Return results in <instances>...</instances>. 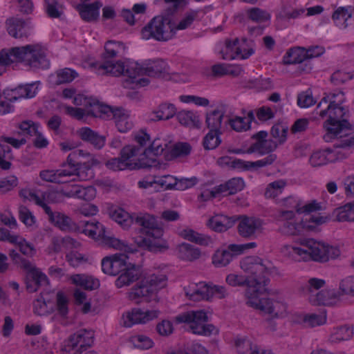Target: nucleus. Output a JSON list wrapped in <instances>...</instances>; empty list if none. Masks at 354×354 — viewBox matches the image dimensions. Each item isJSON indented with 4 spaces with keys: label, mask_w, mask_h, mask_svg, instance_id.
<instances>
[{
    "label": "nucleus",
    "mask_w": 354,
    "mask_h": 354,
    "mask_svg": "<svg viewBox=\"0 0 354 354\" xmlns=\"http://www.w3.org/2000/svg\"><path fill=\"white\" fill-rule=\"evenodd\" d=\"M245 15L249 20L257 24L263 23L270 19L269 12L257 7L247 9Z\"/></svg>",
    "instance_id": "obj_45"
},
{
    "label": "nucleus",
    "mask_w": 354,
    "mask_h": 354,
    "mask_svg": "<svg viewBox=\"0 0 354 354\" xmlns=\"http://www.w3.org/2000/svg\"><path fill=\"white\" fill-rule=\"evenodd\" d=\"M57 82L60 84L71 82L77 76V73L70 68H64L57 71Z\"/></svg>",
    "instance_id": "obj_64"
},
{
    "label": "nucleus",
    "mask_w": 354,
    "mask_h": 354,
    "mask_svg": "<svg viewBox=\"0 0 354 354\" xmlns=\"http://www.w3.org/2000/svg\"><path fill=\"white\" fill-rule=\"evenodd\" d=\"M73 283L86 290H93L99 286V281L89 276L75 274L71 277Z\"/></svg>",
    "instance_id": "obj_47"
},
{
    "label": "nucleus",
    "mask_w": 354,
    "mask_h": 354,
    "mask_svg": "<svg viewBox=\"0 0 354 354\" xmlns=\"http://www.w3.org/2000/svg\"><path fill=\"white\" fill-rule=\"evenodd\" d=\"M8 33L15 39L27 38L30 35L27 22L19 17H11L6 21Z\"/></svg>",
    "instance_id": "obj_23"
},
{
    "label": "nucleus",
    "mask_w": 354,
    "mask_h": 354,
    "mask_svg": "<svg viewBox=\"0 0 354 354\" xmlns=\"http://www.w3.org/2000/svg\"><path fill=\"white\" fill-rule=\"evenodd\" d=\"M212 297L211 284L201 282L197 288L190 294V299L193 301L209 300Z\"/></svg>",
    "instance_id": "obj_41"
},
{
    "label": "nucleus",
    "mask_w": 354,
    "mask_h": 354,
    "mask_svg": "<svg viewBox=\"0 0 354 354\" xmlns=\"http://www.w3.org/2000/svg\"><path fill=\"white\" fill-rule=\"evenodd\" d=\"M235 219L223 214L212 216L207 222V225L216 232H223L231 228L235 223Z\"/></svg>",
    "instance_id": "obj_30"
},
{
    "label": "nucleus",
    "mask_w": 354,
    "mask_h": 354,
    "mask_svg": "<svg viewBox=\"0 0 354 354\" xmlns=\"http://www.w3.org/2000/svg\"><path fill=\"white\" fill-rule=\"evenodd\" d=\"M288 133V129L280 124H276L272 126L270 134L272 137L277 140L278 145L283 144L286 140Z\"/></svg>",
    "instance_id": "obj_62"
},
{
    "label": "nucleus",
    "mask_w": 354,
    "mask_h": 354,
    "mask_svg": "<svg viewBox=\"0 0 354 354\" xmlns=\"http://www.w3.org/2000/svg\"><path fill=\"white\" fill-rule=\"evenodd\" d=\"M286 185L283 180H279L269 183L265 190L264 195L267 198H275L280 195Z\"/></svg>",
    "instance_id": "obj_51"
},
{
    "label": "nucleus",
    "mask_w": 354,
    "mask_h": 354,
    "mask_svg": "<svg viewBox=\"0 0 354 354\" xmlns=\"http://www.w3.org/2000/svg\"><path fill=\"white\" fill-rule=\"evenodd\" d=\"M268 133L265 131H261L252 136V138L256 140V142L250 145L247 152L252 153L257 152L260 155L266 153L271 154L278 147L277 140L272 139L266 140Z\"/></svg>",
    "instance_id": "obj_19"
},
{
    "label": "nucleus",
    "mask_w": 354,
    "mask_h": 354,
    "mask_svg": "<svg viewBox=\"0 0 354 354\" xmlns=\"http://www.w3.org/2000/svg\"><path fill=\"white\" fill-rule=\"evenodd\" d=\"M334 213L335 221L354 222V201L339 207L335 210Z\"/></svg>",
    "instance_id": "obj_35"
},
{
    "label": "nucleus",
    "mask_w": 354,
    "mask_h": 354,
    "mask_svg": "<svg viewBox=\"0 0 354 354\" xmlns=\"http://www.w3.org/2000/svg\"><path fill=\"white\" fill-rule=\"evenodd\" d=\"M27 272L26 277V289L29 292H37L39 288L48 283V278L32 264L30 269H25Z\"/></svg>",
    "instance_id": "obj_24"
},
{
    "label": "nucleus",
    "mask_w": 354,
    "mask_h": 354,
    "mask_svg": "<svg viewBox=\"0 0 354 354\" xmlns=\"http://www.w3.org/2000/svg\"><path fill=\"white\" fill-rule=\"evenodd\" d=\"M134 222L143 227V233L146 235V237H139L135 241L138 248L153 252L168 250V243L162 239L163 228L153 216L140 214L135 216Z\"/></svg>",
    "instance_id": "obj_4"
},
{
    "label": "nucleus",
    "mask_w": 354,
    "mask_h": 354,
    "mask_svg": "<svg viewBox=\"0 0 354 354\" xmlns=\"http://www.w3.org/2000/svg\"><path fill=\"white\" fill-rule=\"evenodd\" d=\"M14 62H24L35 68H46L49 66L46 49L37 44L3 49L0 52L1 65H9Z\"/></svg>",
    "instance_id": "obj_2"
},
{
    "label": "nucleus",
    "mask_w": 354,
    "mask_h": 354,
    "mask_svg": "<svg viewBox=\"0 0 354 354\" xmlns=\"http://www.w3.org/2000/svg\"><path fill=\"white\" fill-rule=\"evenodd\" d=\"M159 314L160 311L158 310L143 311L140 308H135L122 315V325L131 327L136 324H146L158 318Z\"/></svg>",
    "instance_id": "obj_18"
},
{
    "label": "nucleus",
    "mask_w": 354,
    "mask_h": 354,
    "mask_svg": "<svg viewBox=\"0 0 354 354\" xmlns=\"http://www.w3.org/2000/svg\"><path fill=\"white\" fill-rule=\"evenodd\" d=\"M94 341V331L81 329L71 335L62 349V354H80Z\"/></svg>",
    "instance_id": "obj_14"
},
{
    "label": "nucleus",
    "mask_w": 354,
    "mask_h": 354,
    "mask_svg": "<svg viewBox=\"0 0 354 354\" xmlns=\"http://www.w3.org/2000/svg\"><path fill=\"white\" fill-rule=\"evenodd\" d=\"M331 150L328 149L325 151H318L314 152L310 158V163L313 167H319L326 164L330 161L328 155L331 153Z\"/></svg>",
    "instance_id": "obj_57"
},
{
    "label": "nucleus",
    "mask_w": 354,
    "mask_h": 354,
    "mask_svg": "<svg viewBox=\"0 0 354 354\" xmlns=\"http://www.w3.org/2000/svg\"><path fill=\"white\" fill-rule=\"evenodd\" d=\"M97 163V160L90 153L77 149L69 153L63 167H68V176H76L79 180L84 181L93 178V173L91 167Z\"/></svg>",
    "instance_id": "obj_9"
},
{
    "label": "nucleus",
    "mask_w": 354,
    "mask_h": 354,
    "mask_svg": "<svg viewBox=\"0 0 354 354\" xmlns=\"http://www.w3.org/2000/svg\"><path fill=\"white\" fill-rule=\"evenodd\" d=\"M236 347L239 354H259V346L249 339H241L236 341Z\"/></svg>",
    "instance_id": "obj_42"
},
{
    "label": "nucleus",
    "mask_w": 354,
    "mask_h": 354,
    "mask_svg": "<svg viewBox=\"0 0 354 354\" xmlns=\"http://www.w3.org/2000/svg\"><path fill=\"white\" fill-rule=\"evenodd\" d=\"M176 320L178 323H187L194 334L209 336L218 333L217 328L208 321L207 313L204 310H191L179 315Z\"/></svg>",
    "instance_id": "obj_11"
},
{
    "label": "nucleus",
    "mask_w": 354,
    "mask_h": 354,
    "mask_svg": "<svg viewBox=\"0 0 354 354\" xmlns=\"http://www.w3.org/2000/svg\"><path fill=\"white\" fill-rule=\"evenodd\" d=\"M47 303L43 298L42 295L40 296L33 302V311L34 313L39 315L44 316L51 313L53 311V307Z\"/></svg>",
    "instance_id": "obj_53"
},
{
    "label": "nucleus",
    "mask_w": 354,
    "mask_h": 354,
    "mask_svg": "<svg viewBox=\"0 0 354 354\" xmlns=\"http://www.w3.org/2000/svg\"><path fill=\"white\" fill-rule=\"evenodd\" d=\"M353 330L348 326H340L334 328L329 337V341L333 344L347 341L351 338Z\"/></svg>",
    "instance_id": "obj_37"
},
{
    "label": "nucleus",
    "mask_w": 354,
    "mask_h": 354,
    "mask_svg": "<svg viewBox=\"0 0 354 354\" xmlns=\"http://www.w3.org/2000/svg\"><path fill=\"white\" fill-rule=\"evenodd\" d=\"M298 243L301 247L284 245L283 248V251L286 250L297 261L326 262L330 259H335L340 254L336 247L326 245L313 239H299Z\"/></svg>",
    "instance_id": "obj_3"
},
{
    "label": "nucleus",
    "mask_w": 354,
    "mask_h": 354,
    "mask_svg": "<svg viewBox=\"0 0 354 354\" xmlns=\"http://www.w3.org/2000/svg\"><path fill=\"white\" fill-rule=\"evenodd\" d=\"M127 259L128 257L124 254L105 257L102 260V270L105 274L116 276L125 269Z\"/></svg>",
    "instance_id": "obj_22"
},
{
    "label": "nucleus",
    "mask_w": 354,
    "mask_h": 354,
    "mask_svg": "<svg viewBox=\"0 0 354 354\" xmlns=\"http://www.w3.org/2000/svg\"><path fill=\"white\" fill-rule=\"evenodd\" d=\"M254 308L270 315L272 317L282 316L286 312V306L278 301L269 298H262L257 301V306Z\"/></svg>",
    "instance_id": "obj_25"
},
{
    "label": "nucleus",
    "mask_w": 354,
    "mask_h": 354,
    "mask_svg": "<svg viewBox=\"0 0 354 354\" xmlns=\"http://www.w3.org/2000/svg\"><path fill=\"white\" fill-rule=\"evenodd\" d=\"M67 174H69L67 169H57L56 171L45 170L40 172V177L42 180L48 182L62 183L64 181L61 178L68 176Z\"/></svg>",
    "instance_id": "obj_49"
},
{
    "label": "nucleus",
    "mask_w": 354,
    "mask_h": 354,
    "mask_svg": "<svg viewBox=\"0 0 354 354\" xmlns=\"http://www.w3.org/2000/svg\"><path fill=\"white\" fill-rule=\"evenodd\" d=\"M307 59L306 56V48L295 47L290 48L283 57L285 64H295L303 62Z\"/></svg>",
    "instance_id": "obj_36"
},
{
    "label": "nucleus",
    "mask_w": 354,
    "mask_h": 354,
    "mask_svg": "<svg viewBox=\"0 0 354 354\" xmlns=\"http://www.w3.org/2000/svg\"><path fill=\"white\" fill-rule=\"evenodd\" d=\"M178 121L184 126L195 127L198 122V117L190 111H181L176 115Z\"/></svg>",
    "instance_id": "obj_56"
},
{
    "label": "nucleus",
    "mask_w": 354,
    "mask_h": 354,
    "mask_svg": "<svg viewBox=\"0 0 354 354\" xmlns=\"http://www.w3.org/2000/svg\"><path fill=\"white\" fill-rule=\"evenodd\" d=\"M176 113V109L173 104L162 103L154 111L153 113L156 115V119L151 118V120H167L174 116Z\"/></svg>",
    "instance_id": "obj_39"
},
{
    "label": "nucleus",
    "mask_w": 354,
    "mask_h": 354,
    "mask_svg": "<svg viewBox=\"0 0 354 354\" xmlns=\"http://www.w3.org/2000/svg\"><path fill=\"white\" fill-rule=\"evenodd\" d=\"M191 146L187 142H179L173 145L170 151V157L171 158L185 156L189 154Z\"/></svg>",
    "instance_id": "obj_61"
},
{
    "label": "nucleus",
    "mask_w": 354,
    "mask_h": 354,
    "mask_svg": "<svg viewBox=\"0 0 354 354\" xmlns=\"http://www.w3.org/2000/svg\"><path fill=\"white\" fill-rule=\"evenodd\" d=\"M68 299L62 292H58L56 295V310L58 314L66 318L68 313Z\"/></svg>",
    "instance_id": "obj_59"
},
{
    "label": "nucleus",
    "mask_w": 354,
    "mask_h": 354,
    "mask_svg": "<svg viewBox=\"0 0 354 354\" xmlns=\"http://www.w3.org/2000/svg\"><path fill=\"white\" fill-rule=\"evenodd\" d=\"M136 214L131 215L123 209H115L111 214V217L124 228H127L135 221Z\"/></svg>",
    "instance_id": "obj_43"
},
{
    "label": "nucleus",
    "mask_w": 354,
    "mask_h": 354,
    "mask_svg": "<svg viewBox=\"0 0 354 354\" xmlns=\"http://www.w3.org/2000/svg\"><path fill=\"white\" fill-rule=\"evenodd\" d=\"M241 268L249 279L255 284L266 285L270 271L261 259L257 257H248L241 261Z\"/></svg>",
    "instance_id": "obj_13"
},
{
    "label": "nucleus",
    "mask_w": 354,
    "mask_h": 354,
    "mask_svg": "<svg viewBox=\"0 0 354 354\" xmlns=\"http://www.w3.org/2000/svg\"><path fill=\"white\" fill-rule=\"evenodd\" d=\"M221 132L210 131L205 136L203 142V147L207 150L214 149L221 144L219 135Z\"/></svg>",
    "instance_id": "obj_58"
},
{
    "label": "nucleus",
    "mask_w": 354,
    "mask_h": 354,
    "mask_svg": "<svg viewBox=\"0 0 354 354\" xmlns=\"http://www.w3.org/2000/svg\"><path fill=\"white\" fill-rule=\"evenodd\" d=\"M134 140L136 144L133 145L137 149L135 152L138 164L141 169L156 166V158L162 154L170 143L165 139L157 138L149 144L150 136L142 131L135 136Z\"/></svg>",
    "instance_id": "obj_5"
},
{
    "label": "nucleus",
    "mask_w": 354,
    "mask_h": 354,
    "mask_svg": "<svg viewBox=\"0 0 354 354\" xmlns=\"http://www.w3.org/2000/svg\"><path fill=\"white\" fill-rule=\"evenodd\" d=\"M317 114L322 119L327 115L328 118L324 124V127L326 130L324 139L326 142L347 136L348 132L351 130V124L343 118L346 114L344 107L340 106L335 101L330 102L327 108L319 110Z\"/></svg>",
    "instance_id": "obj_6"
},
{
    "label": "nucleus",
    "mask_w": 354,
    "mask_h": 354,
    "mask_svg": "<svg viewBox=\"0 0 354 354\" xmlns=\"http://www.w3.org/2000/svg\"><path fill=\"white\" fill-rule=\"evenodd\" d=\"M80 231L93 239H102L106 237V230L102 224L98 221H81Z\"/></svg>",
    "instance_id": "obj_29"
},
{
    "label": "nucleus",
    "mask_w": 354,
    "mask_h": 354,
    "mask_svg": "<svg viewBox=\"0 0 354 354\" xmlns=\"http://www.w3.org/2000/svg\"><path fill=\"white\" fill-rule=\"evenodd\" d=\"M138 63L128 61L126 62H118L113 63L107 60L99 66V70H102V74H111L114 76L121 75L129 78L130 83L136 84V86H145L149 83L147 78H140L136 80V71L138 69Z\"/></svg>",
    "instance_id": "obj_12"
},
{
    "label": "nucleus",
    "mask_w": 354,
    "mask_h": 354,
    "mask_svg": "<svg viewBox=\"0 0 354 354\" xmlns=\"http://www.w3.org/2000/svg\"><path fill=\"white\" fill-rule=\"evenodd\" d=\"M326 315L324 313L321 314H307L303 317V323L305 326L309 328H313L324 325L326 322Z\"/></svg>",
    "instance_id": "obj_54"
},
{
    "label": "nucleus",
    "mask_w": 354,
    "mask_h": 354,
    "mask_svg": "<svg viewBox=\"0 0 354 354\" xmlns=\"http://www.w3.org/2000/svg\"><path fill=\"white\" fill-rule=\"evenodd\" d=\"M97 163V160L90 153L77 149L69 153L63 167H68V176H76L79 180L84 181L93 178V173L91 167Z\"/></svg>",
    "instance_id": "obj_8"
},
{
    "label": "nucleus",
    "mask_w": 354,
    "mask_h": 354,
    "mask_svg": "<svg viewBox=\"0 0 354 354\" xmlns=\"http://www.w3.org/2000/svg\"><path fill=\"white\" fill-rule=\"evenodd\" d=\"M297 213H307L306 218L302 220L301 223L285 221L279 227V232L286 236H297L301 234L304 228L313 230L317 225H321L326 221L327 218L319 215H311L310 213L320 209L319 203L313 201L303 207H299V204L295 206Z\"/></svg>",
    "instance_id": "obj_7"
},
{
    "label": "nucleus",
    "mask_w": 354,
    "mask_h": 354,
    "mask_svg": "<svg viewBox=\"0 0 354 354\" xmlns=\"http://www.w3.org/2000/svg\"><path fill=\"white\" fill-rule=\"evenodd\" d=\"M337 295L332 290H323L320 292H316L315 295H310L308 301L313 305H333L337 298Z\"/></svg>",
    "instance_id": "obj_33"
},
{
    "label": "nucleus",
    "mask_w": 354,
    "mask_h": 354,
    "mask_svg": "<svg viewBox=\"0 0 354 354\" xmlns=\"http://www.w3.org/2000/svg\"><path fill=\"white\" fill-rule=\"evenodd\" d=\"M102 6L100 1L89 4L79 5L78 10L81 18L88 22L97 21L99 17V9Z\"/></svg>",
    "instance_id": "obj_31"
},
{
    "label": "nucleus",
    "mask_w": 354,
    "mask_h": 354,
    "mask_svg": "<svg viewBox=\"0 0 354 354\" xmlns=\"http://www.w3.org/2000/svg\"><path fill=\"white\" fill-rule=\"evenodd\" d=\"M223 113L219 110H214L206 115V125L210 131L221 132Z\"/></svg>",
    "instance_id": "obj_40"
},
{
    "label": "nucleus",
    "mask_w": 354,
    "mask_h": 354,
    "mask_svg": "<svg viewBox=\"0 0 354 354\" xmlns=\"http://www.w3.org/2000/svg\"><path fill=\"white\" fill-rule=\"evenodd\" d=\"M179 255L182 259L187 261H194L199 258L201 255L200 250L198 248L188 243H183L178 248Z\"/></svg>",
    "instance_id": "obj_50"
},
{
    "label": "nucleus",
    "mask_w": 354,
    "mask_h": 354,
    "mask_svg": "<svg viewBox=\"0 0 354 354\" xmlns=\"http://www.w3.org/2000/svg\"><path fill=\"white\" fill-rule=\"evenodd\" d=\"M73 104L76 106H83L86 109V115L93 117H99L101 113V108L104 106L98 100L84 96L83 95H77L74 97Z\"/></svg>",
    "instance_id": "obj_28"
},
{
    "label": "nucleus",
    "mask_w": 354,
    "mask_h": 354,
    "mask_svg": "<svg viewBox=\"0 0 354 354\" xmlns=\"http://www.w3.org/2000/svg\"><path fill=\"white\" fill-rule=\"evenodd\" d=\"M134 346L140 349H149L153 346V341L143 335H138L131 337Z\"/></svg>",
    "instance_id": "obj_63"
},
{
    "label": "nucleus",
    "mask_w": 354,
    "mask_h": 354,
    "mask_svg": "<svg viewBox=\"0 0 354 354\" xmlns=\"http://www.w3.org/2000/svg\"><path fill=\"white\" fill-rule=\"evenodd\" d=\"M250 284H245L247 288L245 290V297L247 298L246 304L251 306L254 307L257 306L259 299V288L263 284H255V282L250 279Z\"/></svg>",
    "instance_id": "obj_46"
},
{
    "label": "nucleus",
    "mask_w": 354,
    "mask_h": 354,
    "mask_svg": "<svg viewBox=\"0 0 354 354\" xmlns=\"http://www.w3.org/2000/svg\"><path fill=\"white\" fill-rule=\"evenodd\" d=\"M124 49L125 46L121 41H107L104 45L103 58L104 61L109 60L108 59L109 58H114L118 55L123 53Z\"/></svg>",
    "instance_id": "obj_38"
},
{
    "label": "nucleus",
    "mask_w": 354,
    "mask_h": 354,
    "mask_svg": "<svg viewBox=\"0 0 354 354\" xmlns=\"http://www.w3.org/2000/svg\"><path fill=\"white\" fill-rule=\"evenodd\" d=\"M13 243L15 245L17 250L27 257H33L36 252V250L32 244L19 236L17 241Z\"/></svg>",
    "instance_id": "obj_60"
},
{
    "label": "nucleus",
    "mask_w": 354,
    "mask_h": 354,
    "mask_svg": "<svg viewBox=\"0 0 354 354\" xmlns=\"http://www.w3.org/2000/svg\"><path fill=\"white\" fill-rule=\"evenodd\" d=\"M45 213L48 215V221L61 230L69 232L80 231V226L65 214L53 212L50 207H45Z\"/></svg>",
    "instance_id": "obj_20"
},
{
    "label": "nucleus",
    "mask_w": 354,
    "mask_h": 354,
    "mask_svg": "<svg viewBox=\"0 0 354 354\" xmlns=\"http://www.w3.org/2000/svg\"><path fill=\"white\" fill-rule=\"evenodd\" d=\"M182 236L184 239L200 245H206L211 242L209 237L199 234L191 229L184 230L182 232Z\"/></svg>",
    "instance_id": "obj_52"
},
{
    "label": "nucleus",
    "mask_w": 354,
    "mask_h": 354,
    "mask_svg": "<svg viewBox=\"0 0 354 354\" xmlns=\"http://www.w3.org/2000/svg\"><path fill=\"white\" fill-rule=\"evenodd\" d=\"M136 150L137 149L132 145L124 147L120 151V157L108 160L106 162V166L113 171L141 169V167L138 164V158L132 160V158L137 157L135 152Z\"/></svg>",
    "instance_id": "obj_15"
},
{
    "label": "nucleus",
    "mask_w": 354,
    "mask_h": 354,
    "mask_svg": "<svg viewBox=\"0 0 354 354\" xmlns=\"http://www.w3.org/2000/svg\"><path fill=\"white\" fill-rule=\"evenodd\" d=\"M226 53L223 55V58L225 59H234L240 57L241 59H247L254 53L252 48H249L247 50H242L240 45V41L238 38L234 39L233 41L226 40Z\"/></svg>",
    "instance_id": "obj_26"
},
{
    "label": "nucleus",
    "mask_w": 354,
    "mask_h": 354,
    "mask_svg": "<svg viewBox=\"0 0 354 354\" xmlns=\"http://www.w3.org/2000/svg\"><path fill=\"white\" fill-rule=\"evenodd\" d=\"M96 195V190L93 186L82 187L80 185H74L73 189L66 193L67 197H76L86 201H92Z\"/></svg>",
    "instance_id": "obj_34"
},
{
    "label": "nucleus",
    "mask_w": 354,
    "mask_h": 354,
    "mask_svg": "<svg viewBox=\"0 0 354 354\" xmlns=\"http://www.w3.org/2000/svg\"><path fill=\"white\" fill-rule=\"evenodd\" d=\"M239 235L245 239H254L262 232V221L255 217L243 216L237 226Z\"/></svg>",
    "instance_id": "obj_21"
},
{
    "label": "nucleus",
    "mask_w": 354,
    "mask_h": 354,
    "mask_svg": "<svg viewBox=\"0 0 354 354\" xmlns=\"http://www.w3.org/2000/svg\"><path fill=\"white\" fill-rule=\"evenodd\" d=\"M325 283L326 282L324 279L310 278L306 284L300 288V291L304 295L308 296V299L310 295H315L316 293L315 292L324 287Z\"/></svg>",
    "instance_id": "obj_48"
},
{
    "label": "nucleus",
    "mask_w": 354,
    "mask_h": 354,
    "mask_svg": "<svg viewBox=\"0 0 354 354\" xmlns=\"http://www.w3.org/2000/svg\"><path fill=\"white\" fill-rule=\"evenodd\" d=\"M233 254L228 250H217L212 257V263L216 267L226 266L232 261Z\"/></svg>",
    "instance_id": "obj_55"
},
{
    "label": "nucleus",
    "mask_w": 354,
    "mask_h": 354,
    "mask_svg": "<svg viewBox=\"0 0 354 354\" xmlns=\"http://www.w3.org/2000/svg\"><path fill=\"white\" fill-rule=\"evenodd\" d=\"M171 27V17L169 15L156 16L142 28V38L167 41L174 38V31Z\"/></svg>",
    "instance_id": "obj_10"
},
{
    "label": "nucleus",
    "mask_w": 354,
    "mask_h": 354,
    "mask_svg": "<svg viewBox=\"0 0 354 354\" xmlns=\"http://www.w3.org/2000/svg\"><path fill=\"white\" fill-rule=\"evenodd\" d=\"M276 154H270L266 158L254 162L243 161L240 159L234 158L231 168L240 169L243 170H249L251 169H257L258 168L264 167L272 165L276 160Z\"/></svg>",
    "instance_id": "obj_27"
},
{
    "label": "nucleus",
    "mask_w": 354,
    "mask_h": 354,
    "mask_svg": "<svg viewBox=\"0 0 354 354\" xmlns=\"http://www.w3.org/2000/svg\"><path fill=\"white\" fill-rule=\"evenodd\" d=\"M136 77L138 75H147L153 77H165L169 74V66L162 59H149L142 65L138 63Z\"/></svg>",
    "instance_id": "obj_17"
},
{
    "label": "nucleus",
    "mask_w": 354,
    "mask_h": 354,
    "mask_svg": "<svg viewBox=\"0 0 354 354\" xmlns=\"http://www.w3.org/2000/svg\"><path fill=\"white\" fill-rule=\"evenodd\" d=\"M102 109L98 118L104 120L113 119L119 131L127 132L133 127V123L125 110L119 108L113 109L107 105H104Z\"/></svg>",
    "instance_id": "obj_16"
},
{
    "label": "nucleus",
    "mask_w": 354,
    "mask_h": 354,
    "mask_svg": "<svg viewBox=\"0 0 354 354\" xmlns=\"http://www.w3.org/2000/svg\"><path fill=\"white\" fill-rule=\"evenodd\" d=\"M77 134L80 138L86 142L91 143L96 149H101L105 143V138L100 136L88 127L81 128Z\"/></svg>",
    "instance_id": "obj_32"
},
{
    "label": "nucleus",
    "mask_w": 354,
    "mask_h": 354,
    "mask_svg": "<svg viewBox=\"0 0 354 354\" xmlns=\"http://www.w3.org/2000/svg\"><path fill=\"white\" fill-rule=\"evenodd\" d=\"M140 279V281L133 287L128 292V298L138 304L140 299L146 302L155 301L158 303L159 298L158 291L165 287L167 284V276L162 273L151 274L142 276V272L138 266L129 263L125 266L119 277L115 280V286L122 288L129 286L134 281Z\"/></svg>",
    "instance_id": "obj_1"
},
{
    "label": "nucleus",
    "mask_w": 354,
    "mask_h": 354,
    "mask_svg": "<svg viewBox=\"0 0 354 354\" xmlns=\"http://www.w3.org/2000/svg\"><path fill=\"white\" fill-rule=\"evenodd\" d=\"M102 239L106 245L116 250H122L128 253H134L137 252V249L134 246L128 245L124 241L109 236L107 234L106 237H104Z\"/></svg>",
    "instance_id": "obj_44"
}]
</instances>
